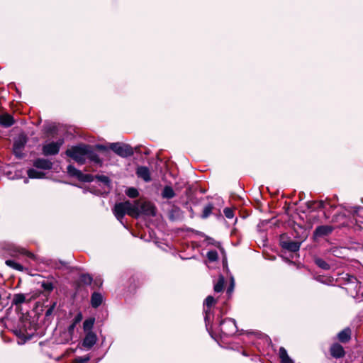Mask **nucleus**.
Instances as JSON below:
<instances>
[{"instance_id": "nucleus-34", "label": "nucleus", "mask_w": 363, "mask_h": 363, "mask_svg": "<svg viewBox=\"0 0 363 363\" xmlns=\"http://www.w3.org/2000/svg\"><path fill=\"white\" fill-rule=\"evenodd\" d=\"M224 215L228 218H233L234 217L233 211L229 208H225L223 211Z\"/></svg>"}, {"instance_id": "nucleus-8", "label": "nucleus", "mask_w": 363, "mask_h": 363, "mask_svg": "<svg viewBox=\"0 0 363 363\" xmlns=\"http://www.w3.org/2000/svg\"><path fill=\"white\" fill-rule=\"evenodd\" d=\"M96 341L97 337L96 334L92 331H89L86 333L82 345L86 349H90L96 344Z\"/></svg>"}, {"instance_id": "nucleus-27", "label": "nucleus", "mask_w": 363, "mask_h": 363, "mask_svg": "<svg viewBox=\"0 0 363 363\" xmlns=\"http://www.w3.org/2000/svg\"><path fill=\"white\" fill-rule=\"evenodd\" d=\"M207 257L209 261L215 262L218 259V253L216 250H211L208 252Z\"/></svg>"}, {"instance_id": "nucleus-29", "label": "nucleus", "mask_w": 363, "mask_h": 363, "mask_svg": "<svg viewBox=\"0 0 363 363\" xmlns=\"http://www.w3.org/2000/svg\"><path fill=\"white\" fill-rule=\"evenodd\" d=\"M315 264L320 267V268L322 269H329V264L325 262L323 259H315Z\"/></svg>"}, {"instance_id": "nucleus-10", "label": "nucleus", "mask_w": 363, "mask_h": 363, "mask_svg": "<svg viewBox=\"0 0 363 363\" xmlns=\"http://www.w3.org/2000/svg\"><path fill=\"white\" fill-rule=\"evenodd\" d=\"M333 228L330 225H320L315 228L313 235L315 238L323 237L330 234Z\"/></svg>"}, {"instance_id": "nucleus-9", "label": "nucleus", "mask_w": 363, "mask_h": 363, "mask_svg": "<svg viewBox=\"0 0 363 363\" xmlns=\"http://www.w3.org/2000/svg\"><path fill=\"white\" fill-rule=\"evenodd\" d=\"M330 352L331 356L336 359L342 358L345 355L343 347L338 343L333 344L330 346Z\"/></svg>"}, {"instance_id": "nucleus-35", "label": "nucleus", "mask_w": 363, "mask_h": 363, "mask_svg": "<svg viewBox=\"0 0 363 363\" xmlns=\"http://www.w3.org/2000/svg\"><path fill=\"white\" fill-rule=\"evenodd\" d=\"M96 178L98 179L99 181L101 182L104 184L109 185L110 179H108V177L104 175H100L97 176Z\"/></svg>"}, {"instance_id": "nucleus-12", "label": "nucleus", "mask_w": 363, "mask_h": 363, "mask_svg": "<svg viewBox=\"0 0 363 363\" xmlns=\"http://www.w3.org/2000/svg\"><path fill=\"white\" fill-rule=\"evenodd\" d=\"M216 303V300L215 298L211 296H208L206 300H205V302H204V305H205V313H206V317H205V320H206V323H209L211 321V317H210V314H209V309L211 308V307L212 306H213Z\"/></svg>"}, {"instance_id": "nucleus-37", "label": "nucleus", "mask_w": 363, "mask_h": 363, "mask_svg": "<svg viewBox=\"0 0 363 363\" xmlns=\"http://www.w3.org/2000/svg\"><path fill=\"white\" fill-rule=\"evenodd\" d=\"M76 323H73L72 325H70L68 328V332L67 333V335L69 336L68 340L72 338V334L74 331V329L75 328Z\"/></svg>"}, {"instance_id": "nucleus-39", "label": "nucleus", "mask_w": 363, "mask_h": 363, "mask_svg": "<svg viewBox=\"0 0 363 363\" xmlns=\"http://www.w3.org/2000/svg\"><path fill=\"white\" fill-rule=\"evenodd\" d=\"M233 280H232L231 286H230V287L228 289L227 292H228V294H230V293H231V291H233Z\"/></svg>"}, {"instance_id": "nucleus-15", "label": "nucleus", "mask_w": 363, "mask_h": 363, "mask_svg": "<svg viewBox=\"0 0 363 363\" xmlns=\"http://www.w3.org/2000/svg\"><path fill=\"white\" fill-rule=\"evenodd\" d=\"M136 174L138 177L143 179L145 182L151 180L150 171L146 167H139L137 169Z\"/></svg>"}, {"instance_id": "nucleus-1", "label": "nucleus", "mask_w": 363, "mask_h": 363, "mask_svg": "<svg viewBox=\"0 0 363 363\" xmlns=\"http://www.w3.org/2000/svg\"><path fill=\"white\" fill-rule=\"evenodd\" d=\"M66 155L81 164H84L86 160L95 163L101 162L99 155L94 151L92 147L87 145L72 147L67 150Z\"/></svg>"}, {"instance_id": "nucleus-31", "label": "nucleus", "mask_w": 363, "mask_h": 363, "mask_svg": "<svg viewBox=\"0 0 363 363\" xmlns=\"http://www.w3.org/2000/svg\"><path fill=\"white\" fill-rule=\"evenodd\" d=\"M42 287L45 291H51L53 289V284L51 282L47 281L42 284Z\"/></svg>"}, {"instance_id": "nucleus-13", "label": "nucleus", "mask_w": 363, "mask_h": 363, "mask_svg": "<svg viewBox=\"0 0 363 363\" xmlns=\"http://www.w3.org/2000/svg\"><path fill=\"white\" fill-rule=\"evenodd\" d=\"M14 123L13 116L9 113L0 115V125L4 128H9Z\"/></svg>"}, {"instance_id": "nucleus-4", "label": "nucleus", "mask_w": 363, "mask_h": 363, "mask_svg": "<svg viewBox=\"0 0 363 363\" xmlns=\"http://www.w3.org/2000/svg\"><path fill=\"white\" fill-rule=\"evenodd\" d=\"M134 202L138 211L137 217L140 214H145L148 216H154L155 214V207L150 202H140L139 201H134Z\"/></svg>"}, {"instance_id": "nucleus-26", "label": "nucleus", "mask_w": 363, "mask_h": 363, "mask_svg": "<svg viewBox=\"0 0 363 363\" xmlns=\"http://www.w3.org/2000/svg\"><path fill=\"white\" fill-rule=\"evenodd\" d=\"M26 301V297L23 294H16L14 296V298H13V303L15 304H21L23 303H24Z\"/></svg>"}, {"instance_id": "nucleus-22", "label": "nucleus", "mask_w": 363, "mask_h": 363, "mask_svg": "<svg viewBox=\"0 0 363 363\" xmlns=\"http://www.w3.org/2000/svg\"><path fill=\"white\" fill-rule=\"evenodd\" d=\"M6 264L9 267H12L13 269H15L16 270H18V271L23 270V267L21 264H20L19 263H17L16 262H15L13 260H11V259L6 260Z\"/></svg>"}, {"instance_id": "nucleus-36", "label": "nucleus", "mask_w": 363, "mask_h": 363, "mask_svg": "<svg viewBox=\"0 0 363 363\" xmlns=\"http://www.w3.org/2000/svg\"><path fill=\"white\" fill-rule=\"evenodd\" d=\"M57 303L54 302L45 312V316L50 315L56 307Z\"/></svg>"}, {"instance_id": "nucleus-18", "label": "nucleus", "mask_w": 363, "mask_h": 363, "mask_svg": "<svg viewBox=\"0 0 363 363\" xmlns=\"http://www.w3.org/2000/svg\"><path fill=\"white\" fill-rule=\"evenodd\" d=\"M279 354L281 363H294L293 360L289 357L286 350L284 347L279 348Z\"/></svg>"}, {"instance_id": "nucleus-21", "label": "nucleus", "mask_w": 363, "mask_h": 363, "mask_svg": "<svg viewBox=\"0 0 363 363\" xmlns=\"http://www.w3.org/2000/svg\"><path fill=\"white\" fill-rule=\"evenodd\" d=\"M94 321H95L94 318H89V319H86L84 322L83 328L86 333L91 331V330L92 329V328L94 326Z\"/></svg>"}, {"instance_id": "nucleus-25", "label": "nucleus", "mask_w": 363, "mask_h": 363, "mask_svg": "<svg viewBox=\"0 0 363 363\" xmlns=\"http://www.w3.org/2000/svg\"><path fill=\"white\" fill-rule=\"evenodd\" d=\"M67 172L70 175L77 177V178H79V177H80L82 175V172L80 171L77 170L76 168H74L72 165H69L67 167Z\"/></svg>"}, {"instance_id": "nucleus-14", "label": "nucleus", "mask_w": 363, "mask_h": 363, "mask_svg": "<svg viewBox=\"0 0 363 363\" xmlns=\"http://www.w3.org/2000/svg\"><path fill=\"white\" fill-rule=\"evenodd\" d=\"M281 247L290 252H297L300 248V243L295 241H282Z\"/></svg>"}, {"instance_id": "nucleus-38", "label": "nucleus", "mask_w": 363, "mask_h": 363, "mask_svg": "<svg viewBox=\"0 0 363 363\" xmlns=\"http://www.w3.org/2000/svg\"><path fill=\"white\" fill-rule=\"evenodd\" d=\"M82 314H80V313H79V314H78V315L75 317V318H74V323H75L77 324V323H79V322L82 320Z\"/></svg>"}, {"instance_id": "nucleus-2", "label": "nucleus", "mask_w": 363, "mask_h": 363, "mask_svg": "<svg viewBox=\"0 0 363 363\" xmlns=\"http://www.w3.org/2000/svg\"><path fill=\"white\" fill-rule=\"evenodd\" d=\"M138 213L135 202L126 201L116 203L113 208V213L118 220H121L125 214L132 217H137Z\"/></svg>"}, {"instance_id": "nucleus-11", "label": "nucleus", "mask_w": 363, "mask_h": 363, "mask_svg": "<svg viewBox=\"0 0 363 363\" xmlns=\"http://www.w3.org/2000/svg\"><path fill=\"white\" fill-rule=\"evenodd\" d=\"M33 165L38 169H50L52 167V163L47 159L39 158L34 161Z\"/></svg>"}, {"instance_id": "nucleus-7", "label": "nucleus", "mask_w": 363, "mask_h": 363, "mask_svg": "<svg viewBox=\"0 0 363 363\" xmlns=\"http://www.w3.org/2000/svg\"><path fill=\"white\" fill-rule=\"evenodd\" d=\"M27 143V138L25 135H19L13 144V152L17 157H21L22 151Z\"/></svg>"}, {"instance_id": "nucleus-28", "label": "nucleus", "mask_w": 363, "mask_h": 363, "mask_svg": "<svg viewBox=\"0 0 363 363\" xmlns=\"http://www.w3.org/2000/svg\"><path fill=\"white\" fill-rule=\"evenodd\" d=\"M80 281L84 284H90L92 281V277L89 274H82Z\"/></svg>"}, {"instance_id": "nucleus-42", "label": "nucleus", "mask_w": 363, "mask_h": 363, "mask_svg": "<svg viewBox=\"0 0 363 363\" xmlns=\"http://www.w3.org/2000/svg\"><path fill=\"white\" fill-rule=\"evenodd\" d=\"M363 210V208H362Z\"/></svg>"}, {"instance_id": "nucleus-16", "label": "nucleus", "mask_w": 363, "mask_h": 363, "mask_svg": "<svg viewBox=\"0 0 363 363\" xmlns=\"http://www.w3.org/2000/svg\"><path fill=\"white\" fill-rule=\"evenodd\" d=\"M338 340L343 343L347 342L351 338V330L350 328H345L340 331L337 335Z\"/></svg>"}, {"instance_id": "nucleus-6", "label": "nucleus", "mask_w": 363, "mask_h": 363, "mask_svg": "<svg viewBox=\"0 0 363 363\" xmlns=\"http://www.w3.org/2000/svg\"><path fill=\"white\" fill-rule=\"evenodd\" d=\"M63 144L62 140H59L57 142H51L43 146V154L45 156L55 155L59 152L60 148Z\"/></svg>"}, {"instance_id": "nucleus-24", "label": "nucleus", "mask_w": 363, "mask_h": 363, "mask_svg": "<svg viewBox=\"0 0 363 363\" xmlns=\"http://www.w3.org/2000/svg\"><path fill=\"white\" fill-rule=\"evenodd\" d=\"M125 194L130 198H136L138 196V191L134 187H130L125 191Z\"/></svg>"}, {"instance_id": "nucleus-41", "label": "nucleus", "mask_w": 363, "mask_h": 363, "mask_svg": "<svg viewBox=\"0 0 363 363\" xmlns=\"http://www.w3.org/2000/svg\"><path fill=\"white\" fill-rule=\"evenodd\" d=\"M99 149H101V150H104V147L103 146H99Z\"/></svg>"}, {"instance_id": "nucleus-20", "label": "nucleus", "mask_w": 363, "mask_h": 363, "mask_svg": "<svg viewBox=\"0 0 363 363\" xmlns=\"http://www.w3.org/2000/svg\"><path fill=\"white\" fill-rule=\"evenodd\" d=\"M28 175L30 178L40 179L45 176V174L35 169H30L28 170Z\"/></svg>"}, {"instance_id": "nucleus-40", "label": "nucleus", "mask_w": 363, "mask_h": 363, "mask_svg": "<svg viewBox=\"0 0 363 363\" xmlns=\"http://www.w3.org/2000/svg\"><path fill=\"white\" fill-rule=\"evenodd\" d=\"M28 257H31V258H33V257H34V255H33L32 253H30V252H28Z\"/></svg>"}, {"instance_id": "nucleus-30", "label": "nucleus", "mask_w": 363, "mask_h": 363, "mask_svg": "<svg viewBox=\"0 0 363 363\" xmlns=\"http://www.w3.org/2000/svg\"><path fill=\"white\" fill-rule=\"evenodd\" d=\"M212 209H213V206L211 205L206 206L203 211L202 217L203 218H207L211 213Z\"/></svg>"}, {"instance_id": "nucleus-23", "label": "nucleus", "mask_w": 363, "mask_h": 363, "mask_svg": "<svg viewBox=\"0 0 363 363\" xmlns=\"http://www.w3.org/2000/svg\"><path fill=\"white\" fill-rule=\"evenodd\" d=\"M224 286V278L223 277H220L218 279V282L214 286V291L216 292H220L223 289Z\"/></svg>"}, {"instance_id": "nucleus-19", "label": "nucleus", "mask_w": 363, "mask_h": 363, "mask_svg": "<svg viewBox=\"0 0 363 363\" xmlns=\"http://www.w3.org/2000/svg\"><path fill=\"white\" fill-rule=\"evenodd\" d=\"M162 196L165 199H172L175 196V194L171 186H166L162 191Z\"/></svg>"}, {"instance_id": "nucleus-5", "label": "nucleus", "mask_w": 363, "mask_h": 363, "mask_svg": "<svg viewBox=\"0 0 363 363\" xmlns=\"http://www.w3.org/2000/svg\"><path fill=\"white\" fill-rule=\"evenodd\" d=\"M220 331L225 335H231L236 333L235 322L232 318H226L220 323Z\"/></svg>"}, {"instance_id": "nucleus-33", "label": "nucleus", "mask_w": 363, "mask_h": 363, "mask_svg": "<svg viewBox=\"0 0 363 363\" xmlns=\"http://www.w3.org/2000/svg\"><path fill=\"white\" fill-rule=\"evenodd\" d=\"M93 176L91 174H84L82 173V175L79 177V179L83 182H91L92 181Z\"/></svg>"}, {"instance_id": "nucleus-32", "label": "nucleus", "mask_w": 363, "mask_h": 363, "mask_svg": "<svg viewBox=\"0 0 363 363\" xmlns=\"http://www.w3.org/2000/svg\"><path fill=\"white\" fill-rule=\"evenodd\" d=\"M89 359V356L78 357L74 359V363H86Z\"/></svg>"}, {"instance_id": "nucleus-17", "label": "nucleus", "mask_w": 363, "mask_h": 363, "mask_svg": "<svg viewBox=\"0 0 363 363\" xmlns=\"http://www.w3.org/2000/svg\"><path fill=\"white\" fill-rule=\"evenodd\" d=\"M102 296L99 293H94L91 296V303L94 308H97L102 303Z\"/></svg>"}, {"instance_id": "nucleus-3", "label": "nucleus", "mask_w": 363, "mask_h": 363, "mask_svg": "<svg viewBox=\"0 0 363 363\" xmlns=\"http://www.w3.org/2000/svg\"><path fill=\"white\" fill-rule=\"evenodd\" d=\"M109 148L116 155L122 157H127L133 155L134 151L132 147L128 144L114 143L109 145Z\"/></svg>"}]
</instances>
